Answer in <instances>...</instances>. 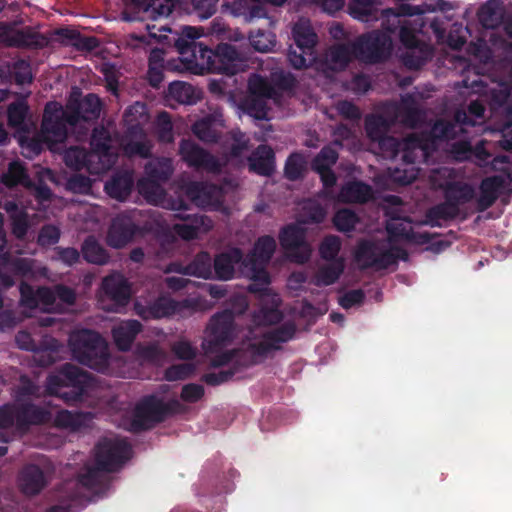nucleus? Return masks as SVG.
<instances>
[{
	"instance_id": "19",
	"label": "nucleus",
	"mask_w": 512,
	"mask_h": 512,
	"mask_svg": "<svg viewBox=\"0 0 512 512\" xmlns=\"http://www.w3.org/2000/svg\"><path fill=\"white\" fill-rule=\"evenodd\" d=\"M15 405L16 427L19 430H27L31 425H40L49 421L50 412L31 402L18 399Z\"/></svg>"
},
{
	"instance_id": "53",
	"label": "nucleus",
	"mask_w": 512,
	"mask_h": 512,
	"mask_svg": "<svg viewBox=\"0 0 512 512\" xmlns=\"http://www.w3.org/2000/svg\"><path fill=\"white\" fill-rule=\"evenodd\" d=\"M104 472V469H101L95 463V466L88 468L85 473L79 475L75 482H69L68 485H72L76 488L84 487L89 490L96 489L102 482V476Z\"/></svg>"
},
{
	"instance_id": "41",
	"label": "nucleus",
	"mask_w": 512,
	"mask_h": 512,
	"mask_svg": "<svg viewBox=\"0 0 512 512\" xmlns=\"http://www.w3.org/2000/svg\"><path fill=\"white\" fill-rule=\"evenodd\" d=\"M386 230L390 242L397 241L398 239H406L414 241L417 244H428L433 238L428 232H414L411 229L408 230L402 223H387Z\"/></svg>"
},
{
	"instance_id": "35",
	"label": "nucleus",
	"mask_w": 512,
	"mask_h": 512,
	"mask_svg": "<svg viewBox=\"0 0 512 512\" xmlns=\"http://www.w3.org/2000/svg\"><path fill=\"white\" fill-rule=\"evenodd\" d=\"M178 307V302L169 298H159L145 307L136 305V311L143 319H160L173 315Z\"/></svg>"
},
{
	"instance_id": "44",
	"label": "nucleus",
	"mask_w": 512,
	"mask_h": 512,
	"mask_svg": "<svg viewBox=\"0 0 512 512\" xmlns=\"http://www.w3.org/2000/svg\"><path fill=\"white\" fill-rule=\"evenodd\" d=\"M81 253L86 262L96 265H105L109 261L108 251L96 240L88 236L82 243Z\"/></svg>"
},
{
	"instance_id": "37",
	"label": "nucleus",
	"mask_w": 512,
	"mask_h": 512,
	"mask_svg": "<svg viewBox=\"0 0 512 512\" xmlns=\"http://www.w3.org/2000/svg\"><path fill=\"white\" fill-rule=\"evenodd\" d=\"M276 241L272 236L265 235L257 239L254 244L253 250L245 257V265H255V262L260 264H268L275 252Z\"/></svg>"
},
{
	"instance_id": "57",
	"label": "nucleus",
	"mask_w": 512,
	"mask_h": 512,
	"mask_svg": "<svg viewBox=\"0 0 512 512\" xmlns=\"http://www.w3.org/2000/svg\"><path fill=\"white\" fill-rule=\"evenodd\" d=\"M287 58L293 68L301 70L309 67L315 61L316 54L290 45Z\"/></svg>"
},
{
	"instance_id": "21",
	"label": "nucleus",
	"mask_w": 512,
	"mask_h": 512,
	"mask_svg": "<svg viewBox=\"0 0 512 512\" xmlns=\"http://www.w3.org/2000/svg\"><path fill=\"white\" fill-rule=\"evenodd\" d=\"M202 35V29L183 26L181 32L174 37V46L181 55L191 54L196 61L202 62V56L207 46L196 40Z\"/></svg>"
},
{
	"instance_id": "26",
	"label": "nucleus",
	"mask_w": 512,
	"mask_h": 512,
	"mask_svg": "<svg viewBox=\"0 0 512 512\" xmlns=\"http://www.w3.org/2000/svg\"><path fill=\"white\" fill-rule=\"evenodd\" d=\"M111 142V134L107 128L104 126H96L93 128L90 138V152L97 155L96 159L99 163H110V167L114 162Z\"/></svg>"
},
{
	"instance_id": "36",
	"label": "nucleus",
	"mask_w": 512,
	"mask_h": 512,
	"mask_svg": "<svg viewBox=\"0 0 512 512\" xmlns=\"http://www.w3.org/2000/svg\"><path fill=\"white\" fill-rule=\"evenodd\" d=\"M372 197V188L362 181H350L342 186L338 199L343 203H366Z\"/></svg>"
},
{
	"instance_id": "32",
	"label": "nucleus",
	"mask_w": 512,
	"mask_h": 512,
	"mask_svg": "<svg viewBox=\"0 0 512 512\" xmlns=\"http://www.w3.org/2000/svg\"><path fill=\"white\" fill-rule=\"evenodd\" d=\"M176 272L183 275L194 276L203 279L213 278L212 258L208 252L202 251L186 265H178Z\"/></svg>"
},
{
	"instance_id": "52",
	"label": "nucleus",
	"mask_w": 512,
	"mask_h": 512,
	"mask_svg": "<svg viewBox=\"0 0 512 512\" xmlns=\"http://www.w3.org/2000/svg\"><path fill=\"white\" fill-rule=\"evenodd\" d=\"M249 95L272 99L276 95L274 86L259 74H252L248 80Z\"/></svg>"
},
{
	"instance_id": "60",
	"label": "nucleus",
	"mask_w": 512,
	"mask_h": 512,
	"mask_svg": "<svg viewBox=\"0 0 512 512\" xmlns=\"http://www.w3.org/2000/svg\"><path fill=\"white\" fill-rule=\"evenodd\" d=\"M359 221L358 215L350 209H340L333 217V224L340 232H351Z\"/></svg>"
},
{
	"instance_id": "64",
	"label": "nucleus",
	"mask_w": 512,
	"mask_h": 512,
	"mask_svg": "<svg viewBox=\"0 0 512 512\" xmlns=\"http://www.w3.org/2000/svg\"><path fill=\"white\" fill-rule=\"evenodd\" d=\"M266 98L248 95L244 102L245 111L258 120L267 119L268 106Z\"/></svg>"
},
{
	"instance_id": "34",
	"label": "nucleus",
	"mask_w": 512,
	"mask_h": 512,
	"mask_svg": "<svg viewBox=\"0 0 512 512\" xmlns=\"http://www.w3.org/2000/svg\"><path fill=\"white\" fill-rule=\"evenodd\" d=\"M444 199L452 203L455 208H459L460 205L470 202L475 196V190L472 185L460 182H446L442 186Z\"/></svg>"
},
{
	"instance_id": "16",
	"label": "nucleus",
	"mask_w": 512,
	"mask_h": 512,
	"mask_svg": "<svg viewBox=\"0 0 512 512\" xmlns=\"http://www.w3.org/2000/svg\"><path fill=\"white\" fill-rule=\"evenodd\" d=\"M243 251L238 247L230 248L217 254L212 261L213 278L228 281L234 278L235 266L245 265Z\"/></svg>"
},
{
	"instance_id": "42",
	"label": "nucleus",
	"mask_w": 512,
	"mask_h": 512,
	"mask_svg": "<svg viewBox=\"0 0 512 512\" xmlns=\"http://www.w3.org/2000/svg\"><path fill=\"white\" fill-rule=\"evenodd\" d=\"M144 171L146 175L144 178L165 183L172 176L174 167L171 159L161 157L150 160L145 165Z\"/></svg>"
},
{
	"instance_id": "61",
	"label": "nucleus",
	"mask_w": 512,
	"mask_h": 512,
	"mask_svg": "<svg viewBox=\"0 0 512 512\" xmlns=\"http://www.w3.org/2000/svg\"><path fill=\"white\" fill-rule=\"evenodd\" d=\"M338 160V152L330 145L324 146L311 162L312 170L330 169Z\"/></svg>"
},
{
	"instance_id": "13",
	"label": "nucleus",
	"mask_w": 512,
	"mask_h": 512,
	"mask_svg": "<svg viewBox=\"0 0 512 512\" xmlns=\"http://www.w3.org/2000/svg\"><path fill=\"white\" fill-rule=\"evenodd\" d=\"M210 339L207 341L209 351L221 348L233 339L234 320L233 313L223 310L212 316L209 324Z\"/></svg>"
},
{
	"instance_id": "46",
	"label": "nucleus",
	"mask_w": 512,
	"mask_h": 512,
	"mask_svg": "<svg viewBox=\"0 0 512 512\" xmlns=\"http://www.w3.org/2000/svg\"><path fill=\"white\" fill-rule=\"evenodd\" d=\"M328 262V264L321 266L316 273L318 285L329 286L334 284L344 271L345 261L343 258Z\"/></svg>"
},
{
	"instance_id": "23",
	"label": "nucleus",
	"mask_w": 512,
	"mask_h": 512,
	"mask_svg": "<svg viewBox=\"0 0 512 512\" xmlns=\"http://www.w3.org/2000/svg\"><path fill=\"white\" fill-rule=\"evenodd\" d=\"M353 58L358 59V52L354 49V41L337 43L329 48L323 65L328 70L339 72L345 70Z\"/></svg>"
},
{
	"instance_id": "10",
	"label": "nucleus",
	"mask_w": 512,
	"mask_h": 512,
	"mask_svg": "<svg viewBox=\"0 0 512 512\" xmlns=\"http://www.w3.org/2000/svg\"><path fill=\"white\" fill-rule=\"evenodd\" d=\"M173 7L172 0H130L122 16L128 22L157 20L169 16Z\"/></svg>"
},
{
	"instance_id": "47",
	"label": "nucleus",
	"mask_w": 512,
	"mask_h": 512,
	"mask_svg": "<svg viewBox=\"0 0 512 512\" xmlns=\"http://www.w3.org/2000/svg\"><path fill=\"white\" fill-rule=\"evenodd\" d=\"M83 115V121L96 120L100 116L102 102L94 93L85 95L82 99H72Z\"/></svg>"
},
{
	"instance_id": "55",
	"label": "nucleus",
	"mask_w": 512,
	"mask_h": 512,
	"mask_svg": "<svg viewBox=\"0 0 512 512\" xmlns=\"http://www.w3.org/2000/svg\"><path fill=\"white\" fill-rule=\"evenodd\" d=\"M460 130L458 123L439 119L431 128V136L440 141L452 140L457 137Z\"/></svg>"
},
{
	"instance_id": "38",
	"label": "nucleus",
	"mask_w": 512,
	"mask_h": 512,
	"mask_svg": "<svg viewBox=\"0 0 512 512\" xmlns=\"http://www.w3.org/2000/svg\"><path fill=\"white\" fill-rule=\"evenodd\" d=\"M393 125L395 124L392 117L387 116L383 110L381 114L366 115L364 120L366 135L372 142H376L377 139L387 134Z\"/></svg>"
},
{
	"instance_id": "54",
	"label": "nucleus",
	"mask_w": 512,
	"mask_h": 512,
	"mask_svg": "<svg viewBox=\"0 0 512 512\" xmlns=\"http://www.w3.org/2000/svg\"><path fill=\"white\" fill-rule=\"evenodd\" d=\"M29 111V106L25 99L17 100L11 103L7 108V120L12 128H22Z\"/></svg>"
},
{
	"instance_id": "59",
	"label": "nucleus",
	"mask_w": 512,
	"mask_h": 512,
	"mask_svg": "<svg viewBox=\"0 0 512 512\" xmlns=\"http://www.w3.org/2000/svg\"><path fill=\"white\" fill-rule=\"evenodd\" d=\"M138 191L149 202L156 203L163 198L165 192L161 187V183L151 179L142 178L137 183Z\"/></svg>"
},
{
	"instance_id": "30",
	"label": "nucleus",
	"mask_w": 512,
	"mask_h": 512,
	"mask_svg": "<svg viewBox=\"0 0 512 512\" xmlns=\"http://www.w3.org/2000/svg\"><path fill=\"white\" fill-rule=\"evenodd\" d=\"M249 171L269 177L275 171V153L268 145H259L248 158Z\"/></svg>"
},
{
	"instance_id": "49",
	"label": "nucleus",
	"mask_w": 512,
	"mask_h": 512,
	"mask_svg": "<svg viewBox=\"0 0 512 512\" xmlns=\"http://www.w3.org/2000/svg\"><path fill=\"white\" fill-rule=\"evenodd\" d=\"M459 213V208H455L452 203L445 200L443 203L431 207L427 211L426 217L432 226H440V220H453L459 215Z\"/></svg>"
},
{
	"instance_id": "33",
	"label": "nucleus",
	"mask_w": 512,
	"mask_h": 512,
	"mask_svg": "<svg viewBox=\"0 0 512 512\" xmlns=\"http://www.w3.org/2000/svg\"><path fill=\"white\" fill-rule=\"evenodd\" d=\"M186 196L198 207H209L216 203V187L204 182L193 181L185 188Z\"/></svg>"
},
{
	"instance_id": "20",
	"label": "nucleus",
	"mask_w": 512,
	"mask_h": 512,
	"mask_svg": "<svg viewBox=\"0 0 512 512\" xmlns=\"http://www.w3.org/2000/svg\"><path fill=\"white\" fill-rule=\"evenodd\" d=\"M224 125L223 114L215 111L196 121L192 131L200 141L212 144L220 140Z\"/></svg>"
},
{
	"instance_id": "24",
	"label": "nucleus",
	"mask_w": 512,
	"mask_h": 512,
	"mask_svg": "<svg viewBox=\"0 0 512 512\" xmlns=\"http://www.w3.org/2000/svg\"><path fill=\"white\" fill-rule=\"evenodd\" d=\"M18 482L23 494L34 496L47 486L48 478L38 465L28 464L20 471Z\"/></svg>"
},
{
	"instance_id": "18",
	"label": "nucleus",
	"mask_w": 512,
	"mask_h": 512,
	"mask_svg": "<svg viewBox=\"0 0 512 512\" xmlns=\"http://www.w3.org/2000/svg\"><path fill=\"white\" fill-rule=\"evenodd\" d=\"M104 295L112 302L111 310L118 311L125 307L131 297L128 281L122 275H109L102 281Z\"/></svg>"
},
{
	"instance_id": "6",
	"label": "nucleus",
	"mask_w": 512,
	"mask_h": 512,
	"mask_svg": "<svg viewBox=\"0 0 512 512\" xmlns=\"http://www.w3.org/2000/svg\"><path fill=\"white\" fill-rule=\"evenodd\" d=\"M296 331L297 327L291 321L265 331L259 341L248 344L247 351L251 355V360L246 365L256 364L259 359H265L272 352L281 350L284 343L295 337Z\"/></svg>"
},
{
	"instance_id": "3",
	"label": "nucleus",
	"mask_w": 512,
	"mask_h": 512,
	"mask_svg": "<svg viewBox=\"0 0 512 512\" xmlns=\"http://www.w3.org/2000/svg\"><path fill=\"white\" fill-rule=\"evenodd\" d=\"M181 404L177 399L165 402L154 395L142 399L135 407L131 421V430L141 432L163 422L168 416L178 413Z\"/></svg>"
},
{
	"instance_id": "17",
	"label": "nucleus",
	"mask_w": 512,
	"mask_h": 512,
	"mask_svg": "<svg viewBox=\"0 0 512 512\" xmlns=\"http://www.w3.org/2000/svg\"><path fill=\"white\" fill-rule=\"evenodd\" d=\"M175 216L182 222L174 224L173 230L184 240L195 239L200 232H208L213 227L212 220L206 215L180 212Z\"/></svg>"
},
{
	"instance_id": "25",
	"label": "nucleus",
	"mask_w": 512,
	"mask_h": 512,
	"mask_svg": "<svg viewBox=\"0 0 512 512\" xmlns=\"http://www.w3.org/2000/svg\"><path fill=\"white\" fill-rule=\"evenodd\" d=\"M505 184V178L501 175H492L482 179L479 185L480 195L477 199L478 211L483 212L492 207Z\"/></svg>"
},
{
	"instance_id": "39",
	"label": "nucleus",
	"mask_w": 512,
	"mask_h": 512,
	"mask_svg": "<svg viewBox=\"0 0 512 512\" xmlns=\"http://www.w3.org/2000/svg\"><path fill=\"white\" fill-rule=\"evenodd\" d=\"M294 44L298 49H303L316 54L318 36L308 22L299 21L292 28Z\"/></svg>"
},
{
	"instance_id": "7",
	"label": "nucleus",
	"mask_w": 512,
	"mask_h": 512,
	"mask_svg": "<svg viewBox=\"0 0 512 512\" xmlns=\"http://www.w3.org/2000/svg\"><path fill=\"white\" fill-rule=\"evenodd\" d=\"M354 49L358 59L375 64L387 60L392 52V38L389 32L373 30L354 40Z\"/></svg>"
},
{
	"instance_id": "56",
	"label": "nucleus",
	"mask_w": 512,
	"mask_h": 512,
	"mask_svg": "<svg viewBox=\"0 0 512 512\" xmlns=\"http://www.w3.org/2000/svg\"><path fill=\"white\" fill-rule=\"evenodd\" d=\"M137 357L146 363L159 364L165 358V352L158 343L139 344L136 348Z\"/></svg>"
},
{
	"instance_id": "5",
	"label": "nucleus",
	"mask_w": 512,
	"mask_h": 512,
	"mask_svg": "<svg viewBox=\"0 0 512 512\" xmlns=\"http://www.w3.org/2000/svg\"><path fill=\"white\" fill-rule=\"evenodd\" d=\"M203 51L201 64L209 72L233 76L247 67L246 60L232 44L221 43L215 49L206 47Z\"/></svg>"
},
{
	"instance_id": "4",
	"label": "nucleus",
	"mask_w": 512,
	"mask_h": 512,
	"mask_svg": "<svg viewBox=\"0 0 512 512\" xmlns=\"http://www.w3.org/2000/svg\"><path fill=\"white\" fill-rule=\"evenodd\" d=\"M407 260V251L400 246L382 250L374 241L363 239L359 241L355 250V260L363 269L374 268L384 270L397 263L398 260Z\"/></svg>"
},
{
	"instance_id": "28",
	"label": "nucleus",
	"mask_w": 512,
	"mask_h": 512,
	"mask_svg": "<svg viewBox=\"0 0 512 512\" xmlns=\"http://www.w3.org/2000/svg\"><path fill=\"white\" fill-rule=\"evenodd\" d=\"M281 299L278 294H266L264 301L259 302V309L254 313V321L258 325H275L283 319L280 310Z\"/></svg>"
},
{
	"instance_id": "62",
	"label": "nucleus",
	"mask_w": 512,
	"mask_h": 512,
	"mask_svg": "<svg viewBox=\"0 0 512 512\" xmlns=\"http://www.w3.org/2000/svg\"><path fill=\"white\" fill-rule=\"evenodd\" d=\"M305 161L298 153L291 154L285 163L284 175L290 181H297L303 177Z\"/></svg>"
},
{
	"instance_id": "27",
	"label": "nucleus",
	"mask_w": 512,
	"mask_h": 512,
	"mask_svg": "<svg viewBox=\"0 0 512 512\" xmlns=\"http://www.w3.org/2000/svg\"><path fill=\"white\" fill-rule=\"evenodd\" d=\"M142 331V324L134 319L124 320L113 326L111 335L120 351H129L137 335Z\"/></svg>"
},
{
	"instance_id": "11",
	"label": "nucleus",
	"mask_w": 512,
	"mask_h": 512,
	"mask_svg": "<svg viewBox=\"0 0 512 512\" xmlns=\"http://www.w3.org/2000/svg\"><path fill=\"white\" fill-rule=\"evenodd\" d=\"M383 111L387 116L392 117L394 124L399 122L411 129L417 128L423 121V113L412 94L403 96L399 103L395 101L384 103Z\"/></svg>"
},
{
	"instance_id": "40",
	"label": "nucleus",
	"mask_w": 512,
	"mask_h": 512,
	"mask_svg": "<svg viewBox=\"0 0 512 512\" xmlns=\"http://www.w3.org/2000/svg\"><path fill=\"white\" fill-rule=\"evenodd\" d=\"M478 20L486 29L497 28L503 20V3L501 0H488L478 11Z\"/></svg>"
},
{
	"instance_id": "8",
	"label": "nucleus",
	"mask_w": 512,
	"mask_h": 512,
	"mask_svg": "<svg viewBox=\"0 0 512 512\" xmlns=\"http://www.w3.org/2000/svg\"><path fill=\"white\" fill-rule=\"evenodd\" d=\"M131 450L125 439H104L96 446L95 462L104 471L115 472L129 459Z\"/></svg>"
},
{
	"instance_id": "1",
	"label": "nucleus",
	"mask_w": 512,
	"mask_h": 512,
	"mask_svg": "<svg viewBox=\"0 0 512 512\" xmlns=\"http://www.w3.org/2000/svg\"><path fill=\"white\" fill-rule=\"evenodd\" d=\"M69 346L79 363L97 371L108 367V345L100 333L90 329L75 331L69 337Z\"/></svg>"
},
{
	"instance_id": "31",
	"label": "nucleus",
	"mask_w": 512,
	"mask_h": 512,
	"mask_svg": "<svg viewBox=\"0 0 512 512\" xmlns=\"http://www.w3.org/2000/svg\"><path fill=\"white\" fill-rule=\"evenodd\" d=\"M134 187L133 174L130 171L116 173L105 183V191L111 197L119 201L126 200Z\"/></svg>"
},
{
	"instance_id": "43",
	"label": "nucleus",
	"mask_w": 512,
	"mask_h": 512,
	"mask_svg": "<svg viewBox=\"0 0 512 512\" xmlns=\"http://www.w3.org/2000/svg\"><path fill=\"white\" fill-rule=\"evenodd\" d=\"M433 56V48L431 45L424 43L419 46L407 49L401 55L402 62L405 67L410 70L421 68Z\"/></svg>"
},
{
	"instance_id": "9",
	"label": "nucleus",
	"mask_w": 512,
	"mask_h": 512,
	"mask_svg": "<svg viewBox=\"0 0 512 512\" xmlns=\"http://www.w3.org/2000/svg\"><path fill=\"white\" fill-rule=\"evenodd\" d=\"M279 242L292 262L306 263L311 256V247L306 241V229L297 223L283 227L279 233Z\"/></svg>"
},
{
	"instance_id": "12",
	"label": "nucleus",
	"mask_w": 512,
	"mask_h": 512,
	"mask_svg": "<svg viewBox=\"0 0 512 512\" xmlns=\"http://www.w3.org/2000/svg\"><path fill=\"white\" fill-rule=\"evenodd\" d=\"M179 154L182 160L196 170L217 173L221 169L219 160L190 139H182L179 143Z\"/></svg>"
},
{
	"instance_id": "51",
	"label": "nucleus",
	"mask_w": 512,
	"mask_h": 512,
	"mask_svg": "<svg viewBox=\"0 0 512 512\" xmlns=\"http://www.w3.org/2000/svg\"><path fill=\"white\" fill-rule=\"evenodd\" d=\"M325 217L326 211L321 204L309 200L303 204L298 222L300 224H319L324 221Z\"/></svg>"
},
{
	"instance_id": "50",
	"label": "nucleus",
	"mask_w": 512,
	"mask_h": 512,
	"mask_svg": "<svg viewBox=\"0 0 512 512\" xmlns=\"http://www.w3.org/2000/svg\"><path fill=\"white\" fill-rule=\"evenodd\" d=\"M85 421L86 414L69 410L58 411L54 418L56 427L71 429L73 431L80 429L85 424Z\"/></svg>"
},
{
	"instance_id": "48",
	"label": "nucleus",
	"mask_w": 512,
	"mask_h": 512,
	"mask_svg": "<svg viewBox=\"0 0 512 512\" xmlns=\"http://www.w3.org/2000/svg\"><path fill=\"white\" fill-rule=\"evenodd\" d=\"M19 290L22 305L29 308L37 307L39 297L46 303H51L54 300L52 292L49 289L41 288L35 292L34 288L26 282H21Z\"/></svg>"
},
{
	"instance_id": "58",
	"label": "nucleus",
	"mask_w": 512,
	"mask_h": 512,
	"mask_svg": "<svg viewBox=\"0 0 512 512\" xmlns=\"http://www.w3.org/2000/svg\"><path fill=\"white\" fill-rule=\"evenodd\" d=\"M342 247L340 237L328 235L323 238L319 245V255L323 260L334 261L338 259V254Z\"/></svg>"
},
{
	"instance_id": "14",
	"label": "nucleus",
	"mask_w": 512,
	"mask_h": 512,
	"mask_svg": "<svg viewBox=\"0 0 512 512\" xmlns=\"http://www.w3.org/2000/svg\"><path fill=\"white\" fill-rule=\"evenodd\" d=\"M96 156L84 148L70 147L64 154V162L75 171L85 169L92 175H100L110 169V163H99Z\"/></svg>"
},
{
	"instance_id": "2",
	"label": "nucleus",
	"mask_w": 512,
	"mask_h": 512,
	"mask_svg": "<svg viewBox=\"0 0 512 512\" xmlns=\"http://www.w3.org/2000/svg\"><path fill=\"white\" fill-rule=\"evenodd\" d=\"M50 390L68 404L81 402L89 388L94 384L91 373L66 363L61 366L56 375L48 378Z\"/></svg>"
},
{
	"instance_id": "29",
	"label": "nucleus",
	"mask_w": 512,
	"mask_h": 512,
	"mask_svg": "<svg viewBox=\"0 0 512 512\" xmlns=\"http://www.w3.org/2000/svg\"><path fill=\"white\" fill-rule=\"evenodd\" d=\"M126 138L129 140L124 144V151L128 156L150 157L152 145L146 139L145 131L139 124L128 128Z\"/></svg>"
},
{
	"instance_id": "63",
	"label": "nucleus",
	"mask_w": 512,
	"mask_h": 512,
	"mask_svg": "<svg viewBox=\"0 0 512 512\" xmlns=\"http://www.w3.org/2000/svg\"><path fill=\"white\" fill-rule=\"evenodd\" d=\"M168 91L180 103L192 104L195 102L193 86L188 83L181 81L172 82L169 84Z\"/></svg>"
},
{
	"instance_id": "22",
	"label": "nucleus",
	"mask_w": 512,
	"mask_h": 512,
	"mask_svg": "<svg viewBox=\"0 0 512 512\" xmlns=\"http://www.w3.org/2000/svg\"><path fill=\"white\" fill-rule=\"evenodd\" d=\"M138 230V225L130 217L118 216L109 229L107 242L113 248H122L132 241Z\"/></svg>"
},
{
	"instance_id": "45",
	"label": "nucleus",
	"mask_w": 512,
	"mask_h": 512,
	"mask_svg": "<svg viewBox=\"0 0 512 512\" xmlns=\"http://www.w3.org/2000/svg\"><path fill=\"white\" fill-rule=\"evenodd\" d=\"M1 182L8 188L17 185L30 187L32 184L24 164L19 160L9 163L7 171L1 176Z\"/></svg>"
},
{
	"instance_id": "15",
	"label": "nucleus",
	"mask_w": 512,
	"mask_h": 512,
	"mask_svg": "<svg viewBox=\"0 0 512 512\" xmlns=\"http://www.w3.org/2000/svg\"><path fill=\"white\" fill-rule=\"evenodd\" d=\"M64 110L54 102L46 104L42 120V131L53 142H64L67 138V126L62 118Z\"/></svg>"
}]
</instances>
